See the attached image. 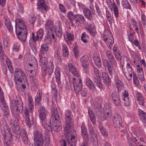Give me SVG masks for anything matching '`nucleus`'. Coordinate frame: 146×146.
I'll use <instances>...</instances> for the list:
<instances>
[{
  "label": "nucleus",
  "mask_w": 146,
  "mask_h": 146,
  "mask_svg": "<svg viewBox=\"0 0 146 146\" xmlns=\"http://www.w3.org/2000/svg\"><path fill=\"white\" fill-rule=\"evenodd\" d=\"M65 118L66 123L64 131L66 138L68 143L71 146H74L76 145V140L75 138V132L73 131L72 133L70 131L73 122V117L71 111L69 110L67 111L65 114Z\"/></svg>",
  "instance_id": "obj_1"
},
{
  "label": "nucleus",
  "mask_w": 146,
  "mask_h": 146,
  "mask_svg": "<svg viewBox=\"0 0 146 146\" xmlns=\"http://www.w3.org/2000/svg\"><path fill=\"white\" fill-rule=\"evenodd\" d=\"M33 136L35 146H43L44 144L45 146H48L50 143L49 135L47 134L44 137L43 134L40 131L35 130Z\"/></svg>",
  "instance_id": "obj_2"
},
{
  "label": "nucleus",
  "mask_w": 146,
  "mask_h": 146,
  "mask_svg": "<svg viewBox=\"0 0 146 146\" xmlns=\"http://www.w3.org/2000/svg\"><path fill=\"white\" fill-rule=\"evenodd\" d=\"M17 101L18 105L15 100H12L10 104V109L13 116L15 118L19 117L20 113H22L23 111V105L21 99L18 98Z\"/></svg>",
  "instance_id": "obj_3"
},
{
  "label": "nucleus",
  "mask_w": 146,
  "mask_h": 146,
  "mask_svg": "<svg viewBox=\"0 0 146 146\" xmlns=\"http://www.w3.org/2000/svg\"><path fill=\"white\" fill-rule=\"evenodd\" d=\"M26 78V76L23 71L19 68L16 69L14 72V80L15 84L19 82L24 81Z\"/></svg>",
  "instance_id": "obj_4"
},
{
  "label": "nucleus",
  "mask_w": 146,
  "mask_h": 146,
  "mask_svg": "<svg viewBox=\"0 0 146 146\" xmlns=\"http://www.w3.org/2000/svg\"><path fill=\"white\" fill-rule=\"evenodd\" d=\"M72 83L75 92L78 94L82 89V83L80 78H73Z\"/></svg>",
  "instance_id": "obj_5"
},
{
  "label": "nucleus",
  "mask_w": 146,
  "mask_h": 146,
  "mask_svg": "<svg viewBox=\"0 0 146 146\" xmlns=\"http://www.w3.org/2000/svg\"><path fill=\"white\" fill-rule=\"evenodd\" d=\"M15 32L18 38L21 41L23 42L26 40L27 35V29L15 30Z\"/></svg>",
  "instance_id": "obj_6"
},
{
  "label": "nucleus",
  "mask_w": 146,
  "mask_h": 146,
  "mask_svg": "<svg viewBox=\"0 0 146 146\" xmlns=\"http://www.w3.org/2000/svg\"><path fill=\"white\" fill-rule=\"evenodd\" d=\"M39 62L42 66L41 70L43 72L42 74H44L45 76L46 74V73L45 72V71L46 69V66L48 63V60L45 57L42 58V55L40 54H39Z\"/></svg>",
  "instance_id": "obj_7"
},
{
  "label": "nucleus",
  "mask_w": 146,
  "mask_h": 146,
  "mask_svg": "<svg viewBox=\"0 0 146 146\" xmlns=\"http://www.w3.org/2000/svg\"><path fill=\"white\" fill-rule=\"evenodd\" d=\"M1 134L4 137L3 142L5 144L4 146H10L11 143V134L6 133L4 131H2Z\"/></svg>",
  "instance_id": "obj_8"
},
{
  "label": "nucleus",
  "mask_w": 146,
  "mask_h": 146,
  "mask_svg": "<svg viewBox=\"0 0 146 146\" xmlns=\"http://www.w3.org/2000/svg\"><path fill=\"white\" fill-rule=\"evenodd\" d=\"M0 107L3 110L4 115L6 116L9 114V110L4 99L0 100Z\"/></svg>",
  "instance_id": "obj_9"
},
{
  "label": "nucleus",
  "mask_w": 146,
  "mask_h": 146,
  "mask_svg": "<svg viewBox=\"0 0 146 146\" xmlns=\"http://www.w3.org/2000/svg\"><path fill=\"white\" fill-rule=\"evenodd\" d=\"M15 30L27 29L26 26L24 21L21 19H17L15 20Z\"/></svg>",
  "instance_id": "obj_10"
},
{
  "label": "nucleus",
  "mask_w": 146,
  "mask_h": 146,
  "mask_svg": "<svg viewBox=\"0 0 146 146\" xmlns=\"http://www.w3.org/2000/svg\"><path fill=\"white\" fill-rule=\"evenodd\" d=\"M89 58L86 55L82 56L80 58V61L84 70L86 71L89 68V63L88 62Z\"/></svg>",
  "instance_id": "obj_11"
},
{
  "label": "nucleus",
  "mask_w": 146,
  "mask_h": 146,
  "mask_svg": "<svg viewBox=\"0 0 146 146\" xmlns=\"http://www.w3.org/2000/svg\"><path fill=\"white\" fill-rule=\"evenodd\" d=\"M114 126L116 128H119L121 125L122 121L121 117L120 115L117 114L114 115L113 118Z\"/></svg>",
  "instance_id": "obj_12"
},
{
  "label": "nucleus",
  "mask_w": 146,
  "mask_h": 146,
  "mask_svg": "<svg viewBox=\"0 0 146 146\" xmlns=\"http://www.w3.org/2000/svg\"><path fill=\"white\" fill-rule=\"evenodd\" d=\"M135 97L138 104L143 106L145 104V98L143 95L141 93L136 92H135Z\"/></svg>",
  "instance_id": "obj_13"
},
{
  "label": "nucleus",
  "mask_w": 146,
  "mask_h": 146,
  "mask_svg": "<svg viewBox=\"0 0 146 146\" xmlns=\"http://www.w3.org/2000/svg\"><path fill=\"white\" fill-rule=\"evenodd\" d=\"M54 31L57 37H60L62 36V31L61 23L60 21H57L56 23Z\"/></svg>",
  "instance_id": "obj_14"
},
{
  "label": "nucleus",
  "mask_w": 146,
  "mask_h": 146,
  "mask_svg": "<svg viewBox=\"0 0 146 146\" xmlns=\"http://www.w3.org/2000/svg\"><path fill=\"white\" fill-rule=\"evenodd\" d=\"M111 98L115 106H119L121 105L120 98L119 94L117 92H114L112 93Z\"/></svg>",
  "instance_id": "obj_15"
},
{
  "label": "nucleus",
  "mask_w": 146,
  "mask_h": 146,
  "mask_svg": "<svg viewBox=\"0 0 146 146\" xmlns=\"http://www.w3.org/2000/svg\"><path fill=\"white\" fill-rule=\"evenodd\" d=\"M45 27L47 33H54L55 26L52 21H47L45 24Z\"/></svg>",
  "instance_id": "obj_16"
},
{
  "label": "nucleus",
  "mask_w": 146,
  "mask_h": 146,
  "mask_svg": "<svg viewBox=\"0 0 146 146\" xmlns=\"http://www.w3.org/2000/svg\"><path fill=\"white\" fill-rule=\"evenodd\" d=\"M104 39L109 48L110 49L114 42V39L112 34L110 33H109L108 36L106 37L105 36Z\"/></svg>",
  "instance_id": "obj_17"
},
{
  "label": "nucleus",
  "mask_w": 146,
  "mask_h": 146,
  "mask_svg": "<svg viewBox=\"0 0 146 146\" xmlns=\"http://www.w3.org/2000/svg\"><path fill=\"white\" fill-rule=\"evenodd\" d=\"M39 116L41 121L45 120L47 115V112L43 107H40L38 109Z\"/></svg>",
  "instance_id": "obj_18"
},
{
  "label": "nucleus",
  "mask_w": 146,
  "mask_h": 146,
  "mask_svg": "<svg viewBox=\"0 0 146 146\" xmlns=\"http://www.w3.org/2000/svg\"><path fill=\"white\" fill-rule=\"evenodd\" d=\"M104 114L105 118L110 117L112 115V111L108 104H106L104 108Z\"/></svg>",
  "instance_id": "obj_19"
},
{
  "label": "nucleus",
  "mask_w": 146,
  "mask_h": 146,
  "mask_svg": "<svg viewBox=\"0 0 146 146\" xmlns=\"http://www.w3.org/2000/svg\"><path fill=\"white\" fill-rule=\"evenodd\" d=\"M103 64L105 68H107L108 70L110 76H112L113 74L115 72L116 66H112L109 63L107 64L105 62H103Z\"/></svg>",
  "instance_id": "obj_20"
},
{
  "label": "nucleus",
  "mask_w": 146,
  "mask_h": 146,
  "mask_svg": "<svg viewBox=\"0 0 146 146\" xmlns=\"http://www.w3.org/2000/svg\"><path fill=\"white\" fill-rule=\"evenodd\" d=\"M68 66L69 71L76 77V78H80L79 76L78 71L72 64H69Z\"/></svg>",
  "instance_id": "obj_21"
},
{
  "label": "nucleus",
  "mask_w": 146,
  "mask_h": 146,
  "mask_svg": "<svg viewBox=\"0 0 146 146\" xmlns=\"http://www.w3.org/2000/svg\"><path fill=\"white\" fill-rule=\"evenodd\" d=\"M43 35V31L41 29H39L37 33L36 36H35V33H32V37L35 42L38 40H40L42 38Z\"/></svg>",
  "instance_id": "obj_22"
},
{
  "label": "nucleus",
  "mask_w": 146,
  "mask_h": 146,
  "mask_svg": "<svg viewBox=\"0 0 146 146\" xmlns=\"http://www.w3.org/2000/svg\"><path fill=\"white\" fill-rule=\"evenodd\" d=\"M42 97V90H39L37 92L35 98V103L36 105H39L41 104Z\"/></svg>",
  "instance_id": "obj_23"
},
{
  "label": "nucleus",
  "mask_w": 146,
  "mask_h": 146,
  "mask_svg": "<svg viewBox=\"0 0 146 146\" xmlns=\"http://www.w3.org/2000/svg\"><path fill=\"white\" fill-rule=\"evenodd\" d=\"M102 77L103 82L104 84L108 86L110 85L111 80L108 74L105 72L102 73Z\"/></svg>",
  "instance_id": "obj_24"
},
{
  "label": "nucleus",
  "mask_w": 146,
  "mask_h": 146,
  "mask_svg": "<svg viewBox=\"0 0 146 146\" xmlns=\"http://www.w3.org/2000/svg\"><path fill=\"white\" fill-rule=\"evenodd\" d=\"M4 23L5 27L10 33L13 32V27L9 19L7 16L4 17Z\"/></svg>",
  "instance_id": "obj_25"
},
{
  "label": "nucleus",
  "mask_w": 146,
  "mask_h": 146,
  "mask_svg": "<svg viewBox=\"0 0 146 146\" xmlns=\"http://www.w3.org/2000/svg\"><path fill=\"white\" fill-rule=\"evenodd\" d=\"M56 80L58 86L61 85L60 81L61 69L59 67H56L55 71Z\"/></svg>",
  "instance_id": "obj_26"
},
{
  "label": "nucleus",
  "mask_w": 146,
  "mask_h": 146,
  "mask_svg": "<svg viewBox=\"0 0 146 146\" xmlns=\"http://www.w3.org/2000/svg\"><path fill=\"white\" fill-rule=\"evenodd\" d=\"M30 117V116L29 111L26 108L24 111V117L26 125L29 128H30L31 125Z\"/></svg>",
  "instance_id": "obj_27"
},
{
  "label": "nucleus",
  "mask_w": 146,
  "mask_h": 146,
  "mask_svg": "<svg viewBox=\"0 0 146 146\" xmlns=\"http://www.w3.org/2000/svg\"><path fill=\"white\" fill-rule=\"evenodd\" d=\"M85 22V19L84 16L80 14H76L75 19V23L78 24H84Z\"/></svg>",
  "instance_id": "obj_28"
},
{
  "label": "nucleus",
  "mask_w": 146,
  "mask_h": 146,
  "mask_svg": "<svg viewBox=\"0 0 146 146\" xmlns=\"http://www.w3.org/2000/svg\"><path fill=\"white\" fill-rule=\"evenodd\" d=\"M20 134L21 136L23 143L26 145L28 143L29 140L25 130L23 129H21V130Z\"/></svg>",
  "instance_id": "obj_29"
},
{
  "label": "nucleus",
  "mask_w": 146,
  "mask_h": 146,
  "mask_svg": "<svg viewBox=\"0 0 146 146\" xmlns=\"http://www.w3.org/2000/svg\"><path fill=\"white\" fill-rule=\"evenodd\" d=\"M56 121H51L52 122L51 127L52 129H53L54 131H58L61 129V127L60 125V123L59 120H56Z\"/></svg>",
  "instance_id": "obj_30"
},
{
  "label": "nucleus",
  "mask_w": 146,
  "mask_h": 146,
  "mask_svg": "<svg viewBox=\"0 0 146 146\" xmlns=\"http://www.w3.org/2000/svg\"><path fill=\"white\" fill-rule=\"evenodd\" d=\"M41 123L42 127L46 131H52L51 125L49 120H45L41 121Z\"/></svg>",
  "instance_id": "obj_31"
},
{
  "label": "nucleus",
  "mask_w": 146,
  "mask_h": 146,
  "mask_svg": "<svg viewBox=\"0 0 146 146\" xmlns=\"http://www.w3.org/2000/svg\"><path fill=\"white\" fill-rule=\"evenodd\" d=\"M92 11L89 9L85 8L83 10V13L85 17L88 19L91 20L93 19Z\"/></svg>",
  "instance_id": "obj_32"
},
{
  "label": "nucleus",
  "mask_w": 146,
  "mask_h": 146,
  "mask_svg": "<svg viewBox=\"0 0 146 146\" xmlns=\"http://www.w3.org/2000/svg\"><path fill=\"white\" fill-rule=\"evenodd\" d=\"M48 67L46 66V69L45 72L46 73V72L48 73V74L51 75L53 72L54 68V66L53 62H50L48 63Z\"/></svg>",
  "instance_id": "obj_33"
},
{
  "label": "nucleus",
  "mask_w": 146,
  "mask_h": 146,
  "mask_svg": "<svg viewBox=\"0 0 146 146\" xmlns=\"http://www.w3.org/2000/svg\"><path fill=\"white\" fill-rule=\"evenodd\" d=\"M66 37L64 36L65 38L66 39V41L67 44L70 45L72 43L71 41L73 40L74 38V34L71 33H67L65 35Z\"/></svg>",
  "instance_id": "obj_34"
},
{
  "label": "nucleus",
  "mask_w": 146,
  "mask_h": 146,
  "mask_svg": "<svg viewBox=\"0 0 146 146\" xmlns=\"http://www.w3.org/2000/svg\"><path fill=\"white\" fill-rule=\"evenodd\" d=\"M54 33H47L44 39V42L47 44H50L52 38L54 39Z\"/></svg>",
  "instance_id": "obj_35"
},
{
  "label": "nucleus",
  "mask_w": 146,
  "mask_h": 146,
  "mask_svg": "<svg viewBox=\"0 0 146 146\" xmlns=\"http://www.w3.org/2000/svg\"><path fill=\"white\" fill-rule=\"evenodd\" d=\"M114 80L115 85L118 91H120L123 86V82L120 80L118 79L117 76H115L114 78Z\"/></svg>",
  "instance_id": "obj_36"
},
{
  "label": "nucleus",
  "mask_w": 146,
  "mask_h": 146,
  "mask_svg": "<svg viewBox=\"0 0 146 146\" xmlns=\"http://www.w3.org/2000/svg\"><path fill=\"white\" fill-rule=\"evenodd\" d=\"M27 108L30 112H32L34 109V104L33 99L31 97L29 96L28 98Z\"/></svg>",
  "instance_id": "obj_37"
},
{
  "label": "nucleus",
  "mask_w": 146,
  "mask_h": 146,
  "mask_svg": "<svg viewBox=\"0 0 146 146\" xmlns=\"http://www.w3.org/2000/svg\"><path fill=\"white\" fill-rule=\"evenodd\" d=\"M139 115L143 123H146V113L143 110H139L138 111Z\"/></svg>",
  "instance_id": "obj_38"
},
{
  "label": "nucleus",
  "mask_w": 146,
  "mask_h": 146,
  "mask_svg": "<svg viewBox=\"0 0 146 146\" xmlns=\"http://www.w3.org/2000/svg\"><path fill=\"white\" fill-rule=\"evenodd\" d=\"M52 117L51 118V121H56V120H58L59 117L58 114V111L56 108H55L52 111Z\"/></svg>",
  "instance_id": "obj_39"
},
{
  "label": "nucleus",
  "mask_w": 146,
  "mask_h": 146,
  "mask_svg": "<svg viewBox=\"0 0 146 146\" xmlns=\"http://www.w3.org/2000/svg\"><path fill=\"white\" fill-rule=\"evenodd\" d=\"M37 7L38 9H44L45 10H46L47 7L45 4V1L44 0H39L37 3Z\"/></svg>",
  "instance_id": "obj_40"
},
{
  "label": "nucleus",
  "mask_w": 146,
  "mask_h": 146,
  "mask_svg": "<svg viewBox=\"0 0 146 146\" xmlns=\"http://www.w3.org/2000/svg\"><path fill=\"white\" fill-rule=\"evenodd\" d=\"M47 45L46 43H43L41 45L40 51L42 54H46L48 51V48Z\"/></svg>",
  "instance_id": "obj_41"
},
{
  "label": "nucleus",
  "mask_w": 146,
  "mask_h": 146,
  "mask_svg": "<svg viewBox=\"0 0 146 146\" xmlns=\"http://www.w3.org/2000/svg\"><path fill=\"white\" fill-rule=\"evenodd\" d=\"M93 72L94 73L93 79L96 78L98 79L101 78V75L99 71L96 67H93Z\"/></svg>",
  "instance_id": "obj_42"
},
{
  "label": "nucleus",
  "mask_w": 146,
  "mask_h": 146,
  "mask_svg": "<svg viewBox=\"0 0 146 146\" xmlns=\"http://www.w3.org/2000/svg\"><path fill=\"white\" fill-rule=\"evenodd\" d=\"M111 9L113 10V13L116 18H117L119 16V11L117 6L115 3L112 4Z\"/></svg>",
  "instance_id": "obj_43"
},
{
  "label": "nucleus",
  "mask_w": 146,
  "mask_h": 146,
  "mask_svg": "<svg viewBox=\"0 0 146 146\" xmlns=\"http://www.w3.org/2000/svg\"><path fill=\"white\" fill-rule=\"evenodd\" d=\"M93 81L100 90H101L103 89V85L101 82V78L98 79L95 78L93 79Z\"/></svg>",
  "instance_id": "obj_44"
},
{
  "label": "nucleus",
  "mask_w": 146,
  "mask_h": 146,
  "mask_svg": "<svg viewBox=\"0 0 146 146\" xmlns=\"http://www.w3.org/2000/svg\"><path fill=\"white\" fill-rule=\"evenodd\" d=\"M6 62L8 69L11 73L13 72V68L11 62L8 58H6Z\"/></svg>",
  "instance_id": "obj_45"
},
{
  "label": "nucleus",
  "mask_w": 146,
  "mask_h": 146,
  "mask_svg": "<svg viewBox=\"0 0 146 146\" xmlns=\"http://www.w3.org/2000/svg\"><path fill=\"white\" fill-rule=\"evenodd\" d=\"M62 50L63 55L65 57H67L68 55V50L66 45L63 44L62 46Z\"/></svg>",
  "instance_id": "obj_46"
},
{
  "label": "nucleus",
  "mask_w": 146,
  "mask_h": 146,
  "mask_svg": "<svg viewBox=\"0 0 146 146\" xmlns=\"http://www.w3.org/2000/svg\"><path fill=\"white\" fill-rule=\"evenodd\" d=\"M103 62H105V63L108 64V63L112 65V66L116 67L117 65V61L114 58V57L110 60V61L106 60H104Z\"/></svg>",
  "instance_id": "obj_47"
},
{
  "label": "nucleus",
  "mask_w": 146,
  "mask_h": 146,
  "mask_svg": "<svg viewBox=\"0 0 146 146\" xmlns=\"http://www.w3.org/2000/svg\"><path fill=\"white\" fill-rule=\"evenodd\" d=\"M88 113L92 122L93 124L95 123L96 122V118L92 111L90 110H89Z\"/></svg>",
  "instance_id": "obj_48"
},
{
  "label": "nucleus",
  "mask_w": 146,
  "mask_h": 146,
  "mask_svg": "<svg viewBox=\"0 0 146 146\" xmlns=\"http://www.w3.org/2000/svg\"><path fill=\"white\" fill-rule=\"evenodd\" d=\"M54 57L57 62L59 63L60 62L61 60L60 57V52L58 50H56L54 52Z\"/></svg>",
  "instance_id": "obj_49"
},
{
  "label": "nucleus",
  "mask_w": 146,
  "mask_h": 146,
  "mask_svg": "<svg viewBox=\"0 0 146 146\" xmlns=\"http://www.w3.org/2000/svg\"><path fill=\"white\" fill-rule=\"evenodd\" d=\"M133 80L134 84H135L136 86L139 87L140 86L139 80L136 74L135 73H133Z\"/></svg>",
  "instance_id": "obj_50"
},
{
  "label": "nucleus",
  "mask_w": 146,
  "mask_h": 146,
  "mask_svg": "<svg viewBox=\"0 0 146 146\" xmlns=\"http://www.w3.org/2000/svg\"><path fill=\"white\" fill-rule=\"evenodd\" d=\"M121 4L123 7L126 9H131V7L127 0H123Z\"/></svg>",
  "instance_id": "obj_51"
},
{
  "label": "nucleus",
  "mask_w": 146,
  "mask_h": 146,
  "mask_svg": "<svg viewBox=\"0 0 146 146\" xmlns=\"http://www.w3.org/2000/svg\"><path fill=\"white\" fill-rule=\"evenodd\" d=\"M68 18L70 21H72L75 20L76 14L74 15L73 12L71 11H69L67 15Z\"/></svg>",
  "instance_id": "obj_52"
},
{
  "label": "nucleus",
  "mask_w": 146,
  "mask_h": 146,
  "mask_svg": "<svg viewBox=\"0 0 146 146\" xmlns=\"http://www.w3.org/2000/svg\"><path fill=\"white\" fill-rule=\"evenodd\" d=\"M131 23L133 27L137 33H139V30L137 27V24L136 21L134 19H132L131 21Z\"/></svg>",
  "instance_id": "obj_53"
},
{
  "label": "nucleus",
  "mask_w": 146,
  "mask_h": 146,
  "mask_svg": "<svg viewBox=\"0 0 146 146\" xmlns=\"http://www.w3.org/2000/svg\"><path fill=\"white\" fill-rule=\"evenodd\" d=\"M99 127L102 134L104 136H106L108 135V133L106 129L101 125H99Z\"/></svg>",
  "instance_id": "obj_54"
},
{
  "label": "nucleus",
  "mask_w": 146,
  "mask_h": 146,
  "mask_svg": "<svg viewBox=\"0 0 146 146\" xmlns=\"http://www.w3.org/2000/svg\"><path fill=\"white\" fill-rule=\"evenodd\" d=\"M123 103L124 104V106L126 107H128L130 106V103L129 98H123Z\"/></svg>",
  "instance_id": "obj_55"
},
{
  "label": "nucleus",
  "mask_w": 146,
  "mask_h": 146,
  "mask_svg": "<svg viewBox=\"0 0 146 146\" xmlns=\"http://www.w3.org/2000/svg\"><path fill=\"white\" fill-rule=\"evenodd\" d=\"M141 21L144 27L146 25V16L143 13L141 14Z\"/></svg>",
  "instance_id": "obj_56"
},
{
  "label": "nucleus",
  "mask_w": 146,
  "mask_h": 146,
  "mask_svg": "<svg viewBox=\"0 0 146 146\" xmlns=\"http://www.w3.org/2000/svg\"><path fill=\"white\" fill-rule=\"evenodd\" d=\"M20 46L19 43L16 42L14 43L13 47V50L15 52H17L19 50V48Z\"/></svg>",
  "instance_id": "obj_57"
},
{
  "label": "nucleus",
  "mask_w": 146,
  "mask_h": 146,
  "mask_svg": "<svg viewBox=\"0 0 146 146\" xmlns=\"http://www.w3.org/2000/svg\"><path fill=\"white\" fill-rule=\"evenodd\" d=\"M87 30L88 32L92 36H94L96 33L95 29L94 28H92L91 29L87 28Z\"/></svg>",
  "instance_id": "obj_58"
},
{
  "label": "nucleus",
  "mask_w": 146,
  "mask_h": 146,
  "mask_svg": "<svg viewBox=\"0 0 146 146\" xmlns=\"http://www.w3.org/2000/svg\"><path fill=\"white\" fill-rule=\"evenodd\" d=\"M90 134L92 136V137H95V139L97 140V135L95 133L94 130L92 128L89 129Z\"/></svg>",
  "instance_id": "obj_59"
},
{
  "label": "nucleus",
  "mask_w": 146,
  "mask_h": 146,
  "mask_svg": "<svg viewBox=\"0 0 146 146\" xmlns=\"http://www.w3.org/2000/svg\"><path fill=\"white\" fill-rule=\"evenodd\" d=\"M87 37L88 36L85 33H83L82 34L81 40L83 42H86L87 41Z\"/></svg>",
  "instance_id": "obj_60"
},
{
  "label": "nucleus",
  "mask_w": 146,
  "mask_h": 146,
  "mask_svg": "<svg viewBox=\"0 0 146 146\" xmlns=\"http://www.w3.org/2000/svg\"><path fill=\"white\" fill-rule=\"evenodd\" d=\"M106 53L107 57L109 60L114 57L111 52L109 50H106Z\"/></svg>",
  "instance_id": "obj_61"
},
{
  "label": "nucleus",
  "mask_w": 146,
  "mask_h": 146,
  "mask_svg": "<svg viewBox=\"0 0 146 146\" xmlns=\"http://www.w3.org/2000/svg\"><path fill=\"white\" fill-rule=\"evenodd\" d=\"M87 86L90 90L92 91H94L96 87L94 83L88 85Z\"/></svg>",
  "instance_id": "obj_62"
},
{
  "label": "nucleus",
  "mask_w": 146,
  "mask_h": 146,
  "mask_svg": "<svg viewBox=\"0 0 146 146\" xmlns=\"http://www.w3.org/2000/svg\"><path fill=\"white\" fill-rule=\"evenodd\" d=\"M18 11L20 14L23 13L24 11L23 5L22 4H19L18 7Z\"/></svg>",
  "instance_id": "obj_63"
},
{
  "label": "nucleus",
  "mask_w": 146,
  "mask_h": 146,
  "mask_svg": "<svg viewBox=\"0 0 146 146\" xmlns=\"http://www.w3.org/2000/svg\"><path fill=\"white\" fill-rule=\"evenodd\" d=\"M128 143L129 146H135V143L130 138L128 139Z\"/></svg>",
  "instance_id": "obj_64"
}]
</instances>
